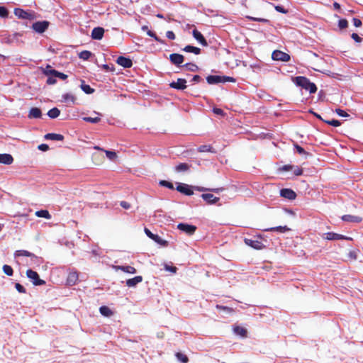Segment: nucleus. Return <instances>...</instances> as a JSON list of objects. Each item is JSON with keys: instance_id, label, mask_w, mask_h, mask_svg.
I'll return each instance as SVG.
<instances>
[{"instance_id": "nucleus-1", "label": "nucleus", "mask_w": 363, "mask_h": 363, "mask_svg": "<svg viewBox=\"0 0 363 363\" xmlns=\"http://www.w3.org/2000/svg\"><path fill=\"white\" fill-rule=\"evenodd\" d=\"M193 188H194L196 190H197L199 191H201V192L206 191H213L215 193H219L224 190V188H223V187L216 188V189H206V188L201 187V186L192 187L191 186H189L186 184H183V183L178 184V185L176 187V189H177V191H178L179 192H180L184 195L191 196L194 194Z\"/></svg>"}, {"instance_id": "nucleus-2", "label": "nucleus", "mask_w": 363, "mask_h": 363, "mask_svg": "<svg viewBox=\"0 0 363 363\" xmlns=\"http://www.w3.org/2000/svg\"><path fill=\"white\" fill-rule=\"evenodd\" d=\"M294 82L296 85L302 87L303 89L309 91L311 94H314L317 91L316 85L311 82L306 77L298 76L294 79Z\"/></svg>"}, {"instance_id": "nucleus-3", "label": "nucleus", "mask_w": 363, "mask_h": 363, "mask_svg": "<svg viewBox=\"0 0 363 363\" xmlns=\"http://www.w3.org/2000/svg\"><path fill=\"white\" fill-rule=\"evenodd\" d=\"M26 276L35 286H41L45 284L44 280L40 279L39 274L35 271L28 269L26 271Z\"/></svg>"}, {"instance_id": "nucleus-4", "label": "nucleus", "mask_w": 363, "mask_h": 363, "mask_svg": "<svg viewBox=\"0 0 363 363\" xmlns=\"http://www.w3.org/2000/svg\"><path fill=\"white\" fill-rule=\"evenodd\" d=\"M50 25V23L47 21H37L32 25V28L35 32L38 33H44Z\"/></svg>"}, {"instance_id": "nucleus-5", "label": "nucleus", "mask_w": 363, "mask_h": 363, "mask_svg": "<svg viewBox=\"0 0 363 363\" xmlns=\"http://www.w3.org/2000/svg\"><path fill=\"white\" fill-rule=\"evenodd\" d=\"M323 238L328 240H352L351 238L333 232H328L323 235Z\"/></svg>"}, {"instance_id": "nucleus-6", "label": "nucleus", "mask_w": 363, "mask_h": 363, "mask_svg": "<svg viewBox=\"0 0 363 363\" xmlns=\"http://www.w3.org/2000/svg\"><path fill=\"white\" fill-rule=\"evenodd\" d=\"M177 228L189 235H193L196 230V226L187 223H179Z\"/></svg>"}, {"instance_id": "nucleus-7", "label": "nucleus", "mask_w": 363, "mask_h": 363, "mask_svg": "<svg viewBox=\"0 0 363 363\" xmlns=\"http://www.w3.org/2000/svg\"><path fill=\"white\" fill-rule=\"evenodd\" d=\"M14 14L17 17L21 19H33L34 18V14L31 12H28L24 11L22 9L16 8L14 9Z\"/></svg>"}, {"instance_id": "nucleus-8", "label": "nucleus", "mask_w": 363, "mask_h": 363, "mask_svg": "<svg viewBox=\"0 0 363 363\" xmlns=\"http://www.w3.org/2000/svg\"><path fill=\"white\" fill-rule=\"evenodd\" d=\"M272 59L274 60H280L283 62H288L290 60V56L280 50H275L272 52Z\"/></svg>"}, {"instance_id": "nucleus-9", "label": "nucleus", "mask_w": 363, "mask_h": 363, "mask_svg": "<svg viewBox=\"0 0 363 363\" xmlns=\"http://www.w3.org/2000/svg\"><path fill=\"white\" fill-rule=\"evenodd\" d=\"M244 242L247 245L255 250H262L264 247V244L258 240L245 238Z\"/></svg>"}, {"instance_id": "nucleus-10", "label": "nucleus", "mask_w": 363, "mask_h": 363, "mask_svg": "<svg viewBox=\"0 0 363 363\" xmlns=\"http://www.w3.org/2000/svg\"><path fill=\"white\" fill-rule=\"evenodd\" d=\"M186 80L185 79L179 78L176 82H172L169 84L171 88L177 90H184L186 88Z\"/></svg>"}, {"instance_id": "nucleus-11", "label": "nucleus", "mask_w": 363, "mask_h": 363, "mask_svg": "<svg viewBox=\"0 0 363 363\" xmlns=\"http://www.w3.org/2000/svg\"><path fill=\"white\" fill-rule=\"evenodd\" d=\"M45 74L47 75H52L54 77H59L60 79H63V80H65L67 78V74L60 72L55 69H51V67L49 65L47 66V67H46Z\"/></svg>"}, {"instance_id": "nucleus-12", "label": "nucleus", "mask_w": 363, "mask_h": 363, "mask_svg": "<svg viewBox=\"0 0 363 363\" xmlns=\"http://www.w3.org/2000/svg\"><path fill=\"white\" fill-rule=\"evenodd\" d=\"M169 60L173 65L179 66L184 62V57L181 54L172 53L169 55Z\"/></svg>"}, {"instance_id": "nucleus-13", "label": "nucleus", "mask_w": 363, "mask_h": 363, "mask_svg": "<svg viewBox=\"0 0 363 363\" xmlns=\"http://www.w3.org/2000/svg\"><path fill=\"white\" fill-rule=\"evenodd\" d=\"M79 280V274L77 271L70 272L67 278V284L69 286L75 285Z\"/></svg>"}, {"instance_id": "nucleus-14", "label": "nucleus", "mask_w": 363, "mask_h": 363, "mask_svg": "<svg viewBox=\"0 0 363 363\" xmlns=\"http://www.w3.org/2000/svg\"><path fill=\"white\" fill-rule=\"evenodd\" d=\"M116 62L124 68H130L133 66L132 60L123 56H120L117 58Z\"/></svg>"}, {"instance_id": "nucleus-15", "label": "nucleus", "mask_w": 363, "mask_h": 363, "mask_svg": "<svg viewBox=\"0 0 363 363\" xmlns=\"http://www.w3.org/2000/svg\"><path fill=\"white\" fill-rule=\"evenodd\" d=\"M201 196L209 205L215 204L220 200L219 197H216L212 194H202Z\"/></svg>"}, {"instance_id": "nucleus-16", "label": "nucleus", "mask_w": 363, "mask_h": 363, "mask_svg": "<svg viewBox=\"0 0 363 363\" xmlns=\"http://www.w3.org/2000/svg\"><path fill=\"white\" fill-rule=\"evenodd\" d=\"M104 29L101 27L94 28L91 34V37L94 40H101L104 37Z\"/></svg>"}, {"instance_id": "nucleus-17", "label": "nucleus", "mask_w": 363, "mask_h": 363, "mask_svg": "<svg viewBox=\"0 0 363 363\" xmlns=\"http://www.w3.org/2000/svg\"><path fill=\"white\" fill-rule=\"evenodd\" d=\"M192 35H193L194 38L196 40H198L202 45H203V46L208 45V43H207L206 38L203 37V35L201 34V33L199 32L198 30L194 29L192 31Z\"/></svg>"}, {"instance_id": "nucleus-18", "label": "nucleus", "mask_w": 363, "mask_h": 363, "mask_svg": "<svg viewBox=\"0 0 363 363\" xmlns=\"http://www.w3.org/2000/svg\"><path fill=\"white\" fill-rule=\"evenodd\" d=\"M280 194L282 197L292 200L296 196V193L290 189H282L280 191Z\"/></svg>"}, {"instance_id": "nucleus-19", "label": "nucleus", "mask_w": 363, "mask_h": 363, "mask_svg": "<svg viewBox=\"0 0 363 363\" xmlns=\"http://www.w3.org/2000/svg\"><path fill=\"white\" fill-rule=\"evenodd\" d=\"M42 116L41 110L39 108L33 107L29 111L28 117V118H40Z\"/></svg>"}, {"instance_id": "nucleus-20", "label": "nucleus", "mask_w": 363, "mask_h": 363, "mask_svg": "<svg viewBox=\"0 0 363 363\" xmlns=\"http://www.w3.org/2000/svg\"><path fill=\"white\" fill-rule=\"evenodd\" d=\"M13 162V157L10 154H0V163L4 164H11Z\"/></svg>"}, {"instance_id": "nucleus-21", "label": "nucleus", "mask_w": 363, "mask_h": 363, "mask_svg": "<svg viewBox=\"0 0 363 363\" xmlns=\"http://www.w3.org/2000/svg\"><path fill=\"white\" fill-rule=\"evenodd\" d=\"M143 277L142 276H136L133 278H131V279H127L126 280V285L128 286V287H134L135 286L138 284L140 283L143 281Z\"/></svg>"}, {"instance_id": "nucleus-22", "label": "nucleus", "mask_w": 363, "mask_h": 363, "mask_svg": "<svg viewBox=\"0 0 363 363\" xmlns=\"http://www.w3.org/2000/svg\"><path fill=\"white\" fill-rule=\"evenodd\" d=\"M341 218L343 221L352 223H360L362 220L361 217L352 215H344Z\"/></svg>"}, {"instance_id": "nucleus-23", "label": "nucleus", "mask_w": 363, "mask_h": 363, "mask_svg": "<svg viewBox=\"0 0 363 363\" xmlns=\"http://www.w3.org/2000/svg\"><path fill=\"white\" fill-rule=\"evenodd\" d=\"M116 270H121L123 272L128 273V274H135L136 273V269L131 266H122L118 265L115 267Z\"/></svg>"}, {"instance_id": "nucleus-24", "label": "nucleus", "mask_w": 363, "mask_h": 363, "mask_svg": "<svg viewBox=\"0 0 363 363\" xmlns=\"http://www.w3.org/2000/svg\"><path fill=\"white\" fill-rule=\"evenodd\" d=\"M264 231H277V232H279V233H286V232H288L290 230V228H288L286 225H284V226H277V227H272V228H266V229H264L263 230Z\"/></svg>"}, {"instance_id": "nucleus-25", "label": "nucleus", "mask_w": 363, "mask_h": 363, "mask_svg": "<svg viewBox=\"0 0 363 363\" xmlns=\"http://www.w3.org/2000/svg\"><path fill=\"white\" fill-rule=\"evenodd\" d=\"M206 81L209 84L222 83V77L217 75H209L206 77Z\"/></svg>"}, {"instance_id": "nucleus-26", "label": "nucleus", "mask_w": 363, "mask_h": 363, "mask_svg": "<svg viewBox=\"0 0 363 363\" xmlns=\"http://www.w3.org/2000/svg\"><path fill=\"white\" fill-rule=\"evenodd\" d=\"M45 138L47 140L62 141L64 140V136L57 133H48L45 135Z\"/></svg>"}, {"instance_id": "nucleus-27", "label": "nucleus", "mask_w": 363, "mask_h": 363, "mask_svg": "<svg viewBox=\"0 0 363 363\" xmlns=\"http://www.w3.org/2000/svg\"><path fill=\"white\" fill-rule=\"evenodd\" d=\"M14 256L15 257L25 256V257H32V258L36 257V256L34 254H33L27 250H16L14 252Z\"/></svg>"}, {"instance_id": "nucleus-28", "label": "nucleus", "mask_w": 363, "mask_h": 363, "mask_svg": "<svg viewBox=\"0 0 363 363\" xmlns=\"http://www.w3.org/2000/svg\"><path fill=\"white\" fill-rule=\"evenodd\" d=\"M23 35L22 33H15L12 35H9L6 38V43H13L14 42H18V38L21 37Z\"/></svg>"}, {"instance_id": "nucleus-29", "label": "nucleus", "mask_w": 363, "mask_h": 363, "mask_svg": "<svg viewBox=\"0 0 363 363\" xmlns=\"http://www.w3.org/2000/svg\"><path fill=\"white\" fill-rule=\"evenodd\" d=\"M198 151L199 152H212V153L216 152L215 149L211 145H201L198 147Z\"/></svg>"}, {"instance_id": "nucleus-30", "label": "nucleus", "mask_w": 363, "mask_h": 363, "mask_svg": "<svg viewBox=\"0 0 363 363\" xmlns=\"http://www.w3.org/2000/svg\"><path fill=\"white\" fill-rule=\"evenodd\" d=\"M182 50L184 52H192L195 55H199L201 53V49L199 48L192 45H186Z\"/></svg>"}, {"instance_id": "nucleus-31", "label": "nucleus", "mask_w": 363, "mask_h": 363, "mask_svg": "<svg viewBox=\"0 0 363 363\" xmlns=\"http://www.w3.org/2000/svg\"><path fill=\"white\" fill-rule=\"evenodd\" d=\"M190 167L191 165L187 163H180L175 167V171L177 172H186Z\"/></svg>"}, {"instance_id": "nucleus-32", "label": "nucleus", "mask_w": 363, "mask_h": 363, "mask_svg": "<svg viewBox=\"0 0 363 363\" xmlns=\"http://www.w3.org/2000/svg\"><path fill=\"white\" fill-rule=\"evenodd\" d=\"M99 311L101 315L106 317H110L113 315L112 311L106 306H101L99 308Z\"/></svg>"}, {"instance_id": "nucleus-33", "label": "nucleus", "mask_w": 363, "mask_h": 363, "mask_svg": "<svg viewBox=\"0 0 363 363\" xmlns=\"http://www.w3.org/2000/svg\"><path fill=\"white\" fill-rule=\"evenodd\" d=\"M60 111L56 107L51 108L48 112V116L50 118H56L57 117H58L60 116Z\"/></svg>"}, {"instance_id": "nucleus-34", "label": "nucleus", "mask_w": 363, "mask_h": 363, "mask_svg": "<svg viewBox=\"0 0 363 363\" xmlns=\"http://www.w3.org/2000/svg\"><path fill=\"white\" fill-rule=\"evenodd\" d=\"M62 99L65 102H71L72 104H75L76 98L71 94L67 93L62 95Z\"/></svg>"}, {"instance_id": "nucleus-35", "label": "nucleus", "mask_w": 363, "mask_h": 363, "mask_svg": "<svg viewBox=\"0 0 363 363\" xmlns=\"http://www.w3.org/2000/svg\"><path fill=\"white\" fill-rule=\"evenodd\" d=\"M81 89L84 92L87 94H91L94 92V89L91 88L89 85L84 84V81H82Z\"/></svg>"}, {"instance_id": "nucleus-36", "label": "nucleus", "mask_w": 363, "mask_h": 363, "mask_svg": "<svg viewBox=\"0 0 363 363\" xmlns=\"http://www.w3.org/2000/svg\"><path fill=\"white\" fill-rule=\"evenodd\" d=\"M152 240H153L155 242H157V244H160L162 246L165 247V246L168 245V242L167 240L162 239L161 237L159 236L158 235L155 234L154 237H152Z\"/></svg>"}, {"instance_id": "nucleus-37", "label": "nucleus", "mask_w": 363, "mask_h": 363, "mask_svg": "<svg viewBox=\"0 0 363 363\" xmlns=\"http://www.w3.org/2000/svg\"><path fill=\"white\" fill-rule=\"evenodd\" d=\"M35 215L38 217L45 218H47V219H50L51 218V216H50L49 211H47V210L38 211L35 212Z\"/></svg>"}, {"instance_id": "nucleus-38", "label": "nucleus", "mask_w": 363, "mask_h": 363, "mask_svg": "<svg viewBox=\"0 0 363 363\" xmlns=\"http://www.w3.org/2000/svg\"><path fill=\"white\" fill-rule=\"evenodd\" d=\"M234 332L242 337L247 336V330L240 326H236L234 328Z\"/></svg>"}, {"instance_id": "nucleus-39", "label": "nucleus", "mask_w": 363, "mask_h": 363, "mask_svg": "<svg viewBox=\"0 0 363 363\" xmlns=\"http://www.w3.org/2000/svg\"><path fill=\"white\" fill-rule=\"evenodd\" d=\"M91 55H92V53L90 51H89V50L82 51L79 54V58H81V59H82L84 60H89Z\"/></svg>"}, {"instance_id": "nucleus-40", "label": "nucleus", "mask_w": 363, "mask_h": 363, "mask_svg": "<svg viewBox=\"0 0 363 363\" xmlns=\"http://www.w3.org/2000/svg\"><path fill=\"white\" fill-rule=\"evenodd\" d=\"M184 67L189 71L196 72L199 69V67L194 63H186Z\"/></svg>"}, {"instance_id": "nucleus-41", "label": "nucleus", "mask_w": 363, "mask_h": 363, "mask_svg": "<svg viewBox=\"0 0 363 363\" xmlns=\"http://www.w3.org/2000/svg\"><path fill=\"white\" fill-rule=\"evenodd\" d=\"M176 357L178 359V360H179L182 363H187L189 362L188 357L182 352H177L176 354Z\"/></svg>"}, {"instance_id": "nucleus-42", "label": "nucleus", "mask_w": 363, "mask_h": 363, "mask_svg": "<svg viewBox=\"0 0 363 363\" xmlns=\"http://www.w3.org/2000/svg\"><path fill=\"white\" fill-rule=\"evenodd\" d=\"M294 147L299 155H304L305 157H307L309 155V153L305 151V150L298 144H295Z\"/></svg>"}, {"instance_id": "nucleus-43", "label": "nucleus", "mask_w": 363, "mask_h": 363, "mask_svg": "<svg viewBox=\"0 0 363 363\" xmlns=\"http://www.w3.org/2000/svg\"><path fill=\"white\" fill-rule=\"evenodd\" d=\"M3 271L7 276H12L13 274L12 267L8 264H4L3 266Z\"/></svg>"}, {"instance_id": "nucleus-44", "label": "nucleus", "mask_w": 363, "mask_h": 363, "mask_svg": "<svg viewBox=\"0 0 363 363\" xmlns=\"http://www.w3.org/2000/svg\"><path fill=\"white\" fill-rule=\"evenodd\" d=\"M83 120L86 122L91 123H97L101 121L100 117H84Z\"/></svg>"}, {"instance_id": "nucleus-45", "label": "nucleus", "mask_w": 363, "mask_h": 363, "mask_svg": "<svg viewBox=\"0 0 363 363\" xmlns=\"http://www.w3.org/2000/svg\"><path fill=\"white\" fill-rule=\"evenodd\" d=\"M159 184L162 186H164V187H167L169 189H174V185L172 182H169L168 181H166V180H161L159 182Z\"/></svg>"}, {"instance_id": "nucleus-46", "label": "nucleus", "mask_w": 363, "mask_h": 363, "mask_svg": "<svg viewBox=\"0 0 363 363\" xmlns=\"http://www.w3.org/2000/svg\"><path fill=\"white\" fill-rule=\"evenodd\" d=\"M107 157L111 160H115L117 157L116 152L111 150H105Z\"/></svg>"}, {"instance_id": "nucleus-47", "label": "nucleus", "mask_w": 363, "mask_h": 363, "mask_svg": "<svg viewBox=\"0 0 363 363\" xmlns=\"http://www.w3.org/2000/svg\"><path fill=\"white\" fill-rule=\"evenodd\" d=\"M338 26L340 29H344L347 28L348 22L346 19H340L338 22Z\"/></svg>"}, {"instance_id": "nucleus-48", "label": "nucleus", "mask_w": 363, "mask_h": 363, "mask_svg": "<svg viewBox=\"0 0 363 363\" xmlns=\"http://www.w3.org/2000/svg\"><path fill=\"white\" fill-rule=\"evenodd\" d=\"M15 288L16 289V290L19 293H21V294H26V290L24 288V286L23 285H21V284H19V283H16Z\"/></svg>"}, {"instance_id": "nucleus-49", "label": "nucleus", "mask_w": 363, "mask_h": 363, "mask_svg": "<svg viewBox=\"0 0 363 363\" xmlns=\"http://www.w3.org/2000/svg\"><path fill=\"white\" fill-rule=\"evenodd\" d=\"M325 122L327 123V124H329L330 125H333L334 127H337V126H340L341 125V123L337 121V120H331V121H325Z\"/></svg>"}, {"instance_id": "nucleus-50", "label": "nucleus", "mask_w": 363, "mask_h": 363, "mask_svg": "<svg viewBox=\"0 0 363 363\" xmlns=\"http://www.w3.org/2000/svg\"><path fill=\"white\" fill-rule=\"evenodd\" d=\"M8 15V10L4 6H0V16L2 18H6Z\"/></svg>"}, {"instance_id": "nucleus-51", "label": "nucleus", "mask_w": 363, "mask_h": 363, "mask_svg": "<svg viewBox=\"0 0 363 363\" xmlns=\"http://www.w3.org/2000/svg\"><path fill=\"white\" fill-rule=\"evenodd\" d=\"M335 112L338 116L342 117H346L349 116L344 110H342L340 108H337L335 110Z\"/></svg>"}, {"instance_id": "nucleus-52", "label": "nucleus", "mask_w": 363, "mask_h": 363, "mask_svg": "<svg viewBox=\"0 0 363 363\" xmlns=\"http://www.w3.org/2000/svg\"><path fill=\"white\" fill-rule=\"evenodd\" d=\"M274 9L277 11L279 12V13H286L288 11L286 9H285L283 6H274Z\"/></svg>"}, {"instance_id": "nucleus-53", "label": "nucleus", "mask_w": 363, "mask_h": 363, "mask_svg": "<svg viewBox=\"0 0 363 363\" xmlns=\"http://www.w3.org/2000/svg\"><path fill=\"white\" fill-rule=\"evenodd\" d=\"M164 269L167 270V271H169L172 273H176L177 270V268L176 267H174V266H169L167 264H165L164 266Z\"/></svg>"}, {"instance_id": "nucleus-54", "label": "nucleus", "mask_w": 363, "mask_h": 363, "mask_svg": "<svg viewBox=\"0 0 363 363\" xmlns=\"http://www.w3.org/2000/svg\"><path fill=\"white\" fill-rule=\"evenodd\" d=\"M294 169V166L290 164H286L279 168L281 171H290Z\"/></svg>"}, {"instance_id": "nucleus-55", "label": "nucleus", "mask_w": 363, "mask_h": 363, "mask_svg": "<svg viewBox=\"0 0 363 363\" xmlns=\"http://www.w3.org/2000/svg\"><path fill=\"white\" fill-rule=\"evenodd\" d=\"M213 112L215 114L220 115V116H224L225 115L224 111L221 108H213Z\"/></svg>"}, {"instance_id": "nucleus-56", "label": "nucleus", "mask_w": 363, "mask_h": 363, "mask_svg": "<svg viewBox=\"0 0 363 363\" xmlns=\"http://www.w3.org/2000/svg\"><path fill=\"white\" fill-rule=\"evenodd\" d=\"M227 82H235V79L231 77H222V82L223 83Z\"/></svg>"}, {"instance_id": "nucleus-57", "label": "nucleus", "mask_w": 363, "mask_h": 363, "mask_svg": "<svg viewBox=\"0 0 363 363\" xmlns=\"http://www.w3.org/2000/svg\"><path fill=\"white\" fill-rule=\"evenodd\" d=\"M166 36L167 38L170 39V40H174L175 39V34L174 33L173 31L172 30H168L167 33H166Z\"/></svg>"}, {"instance_id": "nucleus-58", "label": "nucleus", "mask_w": 363, "mask_h": 363, "mask_svg": "<svg viewBox=\"0 0 363 363\" xmlns=\"http://www.w3.org/2000/svg\"><path fill=\"white\" fill-rule=\"evenodd\" d=\"M294 173L296 176H300L303 174V169L298 167H294Z\"/></svg>"}, {"instance_id": "nucleus-59", "label": "nucleus", "mask_w": 363, "mask_h": 363, "mask_svg": "<svg viewBox=\"0 0 363 363\" xmlns=\"http://www.w3.org/2000/svg\"><path fill=\"white\" fill-rule=\"evenodd\" d=\"M352 21H353V24L355 27H360L362 24L361 20L359 18H354L352 19Z\"/></svg>"}, {"instance_id": "nucleus-60", "label": "nucleus", "mask_w": 363, "mask_h": 363, "mask_svg": "<svg viewBox=\"0 0 363 363\" xmlns=\"http://www.w3.org/2000/svg\"><path fill=\"white\" fill-rule=\"evenodd\" d=\"M351 37L357 43H361L362 40V38H360L357 33H354L352 34Z\"/></svg>"}, {"instance_id": "nucleus-61", "label": "nucleus", "mask_w": 363, "mask_h": 363, "mask_svg": "<svg viewBox=\"0 0 363 363\" xmlns=\"http://www.w3.org/2000/svg\"><path fill=\"white\" fill-rule=\"evenodd\" d=\"M38 148L42 151H47L49 150V146L47 144H41L38 145Z\"/></svg>"}, {"instance_id": "nucleus-62", "label": "nucleus", "mask_w": 363, "mask_h": 363, "mask_svg": "<svg viewBox=\"0 0 363 363\" xmlns=\"http://www.w3.org/2000/svg\"><path fill=\"white\" fill-rule=\"evenodd\" d=\"M120 205L125 209H128L130 207V204L125 201H121Z\"/></svg>"}, {"instance_id": "nucleus-63", "label": "nucleus", "mask_w": 363, "mask_h": 363, "mask_svg": "<svg viewBox=\"0 0 363 363\" xmlns=\"http://www.w3.org/2000/svg\"><path fill=\"white\" fill-rule=\"evenodd\" d=\"M145 233L147 235V237H149L150 239L154 237V233H152L148 228H145Z\"/></svg>"}, {"instance_id": "nucleus-64", "label": "nucleus", "mask_w": 363, "mask_h": 363, "mask_svg": "<svg viewBox=\"0 0 363 363\" xmlns=\"http://www.w3.org/2000/svg\"><path fill=\"white\" fill-rule=\"evenodd\" d=\"M348 257L352 259H356L357 252L355 251H350L348 254Z\"/></svg>"}]
</instances>
